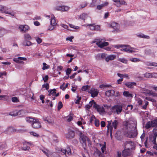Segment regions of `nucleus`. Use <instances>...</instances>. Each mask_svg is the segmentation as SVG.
<instances>
[{
    "label": "nucleus",
    "mask_w": 157,
    "mask_h": 157,
    "mask_svg": "<svg viewBox=\"0 0 157 157\" xmlns=\"http://www.w3.org/2000/svg\"><path fill=\"white\" fill-rule=\"evenodd\" d=\"M108 124L107 125V135H108L109 134L110 135L111 138H112V132L113 127L116 130L117 128L118 124V121L117 120H115L112 122V125L111 121H108Z\"/></svg>",
    "instance_id": "1"
},
{
    "label": "nucleus",
    "mask_w": 157,
    "mask_h": 157,
    "mask_svg": "<svg viewBox=\"0 0 157 157\" xmlns=\"http://www.w3.org/2000/svg\"><path fill=\"white\" fill-rule=\"evenodd\" d=\"M122 146L124 149H126L128 151L134 150L136 147L134 143L131 140H127L124 142Z\"/></svg>",
    "instance_id": "2"
},
{
    "label": "nucleus",
    "mask_w": 157,
    "mask_h": 157,
    "mask_svg": "<svg viewBox=\"0 0 157 157\" xmlns=\"http://www.w3.org/2000/svg\"><path fill=\"white\" fill-rule=\"evenodd\" d=\"M123 126L125 129V131H133L136 128V125L133 123H131L129 121H125L123 123Z\"/></svg>",
    "instance_id": "3"
},
{
    "label": "nucleus",
    "mask_w": 157,
    "mask_h": 157,
    "mask_svg": "<svg viewBox=\"0 0 157 157\" xmlns=\"http://www.w3.org/2000/svg\"><path fill=\"white\" fill-rule=\"evenodd\" d=\"M80 140L81 143L83 144V147L85 150H86V141L89 142L90 140L86 136L80 132Z\"/></svg>",
    "instance_id": "4"
},
{
    "label": "nucleus",
    "mask_w": 157,
    "mask_h": 157,
    "mask_svg": "<svg viewBox=\"0 0 157 157\" xmlns=\"http://www.w3.org/2000/svg\"><path fill=\"white\" fill-rule=\"evenodd\" d=\"M124 135L127 137L129 138H134L136 137L138 133L137 130L135 128V129L133 131H124Z\"/></svg>",
    "instance_id": "5"
},
{
    "label": "nucleus",
    "mask_w": 157,
    "mask_h": 157,
    "mask_svg": "<svg viewBox=\"0 0 157 157\" xmlns=\"http://www.w3.org/2000/svg\"><path fill=\"white\" fill-rule=\"evenodd\" d=\"M94 107L96 109L100 114H103L105 112L104 108L103 106H100L96 103L94 105Z\"/></svg>",
    "instance_id": "6"
},
{
    "label": "nucleus",
    "mask_w": 157,
    "mask_h": 157,
    "mask_svg": "<svg viewBox=\"0 0 157 157\" xmlns=\"http://www.w3.org/2000/svg\"><path fill=\"white\" fill-rule=\"evenodd\" d=\"M75 133L74 131L70 130L67 134H66V138L68 139L71 140L74 138Z\"/></svg>",
    "instance_id": "7"
},
{
    "label": "nucleus",
    "mask_w": 157,
    "mask_h": 157,
    "mask_svg": "<svg viewBox=\"0 0 157 157\" xmlns=\"http://www.w3.org/2000/svg\"><path fill=\"white\" fill-rule=\"evenodd\" d=\"M32 127L35 129H38L40 128L41 126L40 122L36 119L33 122L32 124Z\"/></svg>",
    "instance_id": "8"
},
{
    "label": "nucleus",
    "mask_w": 157,
    "mask_h": 157,
    "mask_svg": "<svg viewBox=\"0 0 157 157\" xmlns=\"http://www.w3.org/2000/svg\"><path fill=\"white\" fill-rule=\"evenodd\" d=\"M17 130L14 129L13 127H9L3 132L6 134H10L13 132H17Z\"/></svg>",
    "instance_id": "9"
},
{
    "label": "nucleus",
    "mask_w": 157,
    "mask_h": 157,
    "mask_svg": "<svg viewBox=\"0 0 157 157\" xmlns=\"http://www.w3.org/2000/svg\"><path fill=\"white\" fill-rule=\"evenodd\" d=\"M88 92L91 94V96L93 98L97 96L98 93V90L93 88H92Z\"/></svg>",
    "instance_id": "10"
},
{
    "label": "nucleus",
    "mask_w": 157,
    "mask_h": 157,
    "mask_svg": "<svg viewBox=\"0 0 157 157\" xmlns=\"http://www.w3.org/2000/svg\"><path fill=\"white\" fill-rule=\"evenodd\" d=\"M69 9V7L64 6H58L55 8V9L57 10H61L63 11H67Z\"/></svg>",
    "instance_id": "11"
},
{
    "label": "nucleus",
    "mask_w": 157,
    "mask_h": 157,
    "mask_svg": "<svg viewBox=\"0 0 157 157\" xmlns=\"http://www.w3.org/2000/svg\"><path fill=\"white\" fill-rule=\"evenodd\" d=\"M19 29L21 32H26L29 29V27L27 25H21L19 26Z\"/></svg>",
    "instance_id": "12"
},
{
    "label": "nucleus",
    "mask_w": 157,
    "mask_h": 157,
    "mask_svg": "<svg viewBox=\"0 0 157 157\" xmlns=\"http://www.w3.org/2000/svg\"><path fill=\"white\" fill-rule=\"evenodd\" d=\"M94 24H88L87 26H89L90 29L92 30H98L100 29V26L98 25H94Z\"/></svg>",
    "instance_id": "13"
},
{
    "label": "nucleus",
    "mask_w": 157,
    "mask_h": 157,
    "mask_svg": "<svg viewBox=\"0 0 157 157\" xmlns=\"http://www.w3.org/2000/svg\"><path fill=\"white\" fill-rule=\"evenodd\" d=\"M101 41H99L98 42H97L96 44L100 48H102L104 46H106L109 45V43L108 42H105L102 43Z\"/></svg>",
    "instance_id": "14"
},
{
    "label": "nucleus",
    "mask_w": 157,
    "mask_h": 157,
    "mask_svg": "<svg viewBox=\"0 0 157 157\" xmlns=\"http://www.w3.org/2000/svg\"><path fill=\"white\" fill-rule=\"evenodd\" d=\"M136 84L135 82H127L125 83V85L128 88H133V86H136Z\"/></svg>",
    "instance_id": "15"
},
{
    "label": "nucleus",
    "mask_w": 157,
    "mask_h": 157,
    "mask_svg": "<svg viewBox=\"0 0 157 157\" xmlns=\"http://www.w3.org/2000/svg\"><path fill=\"white\" fill-rule=\"evenodd\" d=\"M129 46V45H122V44H118V49L121 51L126 52L127 50V48H124L122 49H119L120 48H127Z\"/></svg>",
    "instance_id": "16"
},
{
    "label": "nucleus",
    "mask_w": 157,
    "mask_h": 157,
    "mask_svg": "<svg viewBox=\"0 0 157 157\" xmlns=\"http://www.w3.org/2000/svg\"><path fill=\"white\" fill-rule=\"evenodd\" d=\"M148 91L145 93L146 94H147L149 96H152L153 97H157V93L154 92L153 91L151 90H147Z\"/></svg>",
    "instance_id": "17"
},
{
    "label": "nucleus",
    "mask_w": 157,
    "mask_h": 157,
    "mask_svg": "<svg viewBox=\"0 0 157 157\" xmlns=\"http://www.w3.org/2000/svg\"><path fill=\"white\" fill-rule=\"evenodd\" d=\"M94 104H96V103L94 102V100L90 101L89 104L86 105L85 107L86 109H89L92 106V105L94 106Z\"/></svg>",
    "instance_id": "18"
},
{
    "label": "nucleus",
    "mask_w": 157,
    "mask_h": 157,
    "mask_svg": "<svg viewBox=\"0 0 157 157\" xmlns=\"http://www.w3.org/2000/svg\"><path fill=\"white\" fill-rule=\"evenodd\" d=\"M44 120L48 122L49 124L52 125H53L54 124V121L52 120L49 119L48 117H44Z\"/></svg>",
    "instance_id": "19"
},
{
    "label": "nucleus",
    "mask_w": 157,
    "mask_h": 157,
    "mask_svg": "<svg viewBox=\"0 0 157 157\" xmlns=\"http://www.w3.org/2000/svg\"><path fill=\"white\" fill-rule=\"evenodd\" d=\"M126 105L124 104H121L118 105V114L121 113L122 109H125Z\"/></svg>",
    "instance_id": "20"
},
{
    "label": "nucleus",
    "mask_w": 157,
    "mask_h": 157,
    "mask_svg": "<svg viewBox=\"0 0 157 157\" xmlns=\"http://www.w3.org/2000/svg\"><path fill=\"white\" fill-rule=\"evenodd\" d=\"M116 56L114 55H110L105 58V60L108 62L109 60H112L115 58Z\"/></svg>",
    "instance_id": "21"
},
{
    "label": "nucleus",
    "mask_w": 157,
    "mask_h": 157,
    "mask_svg": "<svg viewBox=\"0 0 157 157\" xmlns=\"http://www.w3.org/2000/svg\"><path fill=\"white\" fill-rule=\"evenodd\" d=\"M153 121V120L151 121V122L149 121L147 123L145 126V128L147 129H148L151 128V127H154L153 126V123L152 122Z\"/></svg>",
    "instance_id": "22"
},
{
    "label": "nucleus",
    "mask_w": 157,
    "mask_h": 157,
    "mask_svg": "<svg viewBox=\"0 0 157 157\" xmlns=\"http://www.w3.org/2000/svg\"><path fill=\"white\" fill-rule=\"evenodd\" d=\"M128 150L126 149H124L122 152V155L123 157H126L128 156L129 155V152L128 151Z\"/></svg>",
    "instance_id": "23"
},
{
    "label": "nucleus",
    "mask_w": 157,
    "mask_h": 157,
    "mask_svg": "<svg viewBox=\"0 0 157 157\" xmlns=\"http://www.w3.org/2000/svg\"><path fill=\"white\" fill-rule=\"evenodd\" d=\"M114 93V91L113 90H109L106 91L105 93V95L108 97L113 95Z\"/></svg>",
    "instance_id": "24"
},
{
    "label": "nucleus",
    "mask_w": 157,
    "mask_h": 157,
    "mask_svg": "<svg viewBox=\"0 0 157 157\" xmlns=\"http://www.w3.org/2000/svg\"><path fill=\"white\" fill-rule=\"evenodd\" d=\"M22 44L25 46H29L32 44V43L29 40H24L23 41Z\"/></svg>",
    "instance_id": "25"
},
{
    "label": "nucleus",
    "mask_w": 157,
    "mask_h": 157,
    "mask_svg": "<svg viewBox=\"0 0 157 157\" xmlns=\"http://www.w3.org/2000/svg\"><path fill=\"white\" fill-rule=\"evenodd\" d=\"M123 95L126 97L132 98V94H130L128 91H124L123 93Z\"/></svg>",
    "instance_id": "26"
},
{
    "label": "nucleus",
    "mask_w": 157,
    "mask_h": 157,
    "mask_svg": "<svg viewBox=\"0 0 157 157\" xmlns=\"http://www.w3.org/2000/svg\"><path fill=\"white\" fill-rule=\"evenodd\" d=\"M108 4V2H105L104 3L101 4V5H97V8L98 10H100L102 9V8L105 6H107Z\"/></svg>",
    "instance_id": "27"
},
{
    "label": "nucleus",
    "mask_w": 157,
    "mask_h": 157,
    "mask_svg": "<svg viewBox=\"0 0 157 157\" xmlns=\"http://www.w3.org/2000/svg\"><path fill=\"white\" fill-rule=\"evenodd\" d=\"M98 0H93L92 2L90 4V7H94L99 4L98 2Z\"/></svg>",
    "instance_id": "28"
},
{
    "label": "nucleus",
    "mask_w": 157,
    "mask_h": 157,
    "mask_svg": "<svg viewBox=\"0 0 157 157\" xmlns=\"http://www.w3.org/2000/svg\"><path fill=\"white\" fill-rule=\"evenodd\" d=\"M156 137H157L153 136H152L149 137L150 140L152 141L153 143L154 144V146H155L156 144H157L156 141Z\"/></svg>",
    "instance_id": "29"
},
{
    "label": "nucleus",
    "mask_w": 157,
    "mask_h": 157,
    "mask_svg": "<svg viewBox=\"0 0 157 157\" xmlns=\"http://www.w3.org/2000/svg\"><path fill=\"white\" fill-rule=\"evenodd\" d=\"M32 39L31 36L28 33L24 34V40H31Z\"/></svg>",
    "instance_id": "30"
},
{
    "label": "nucleus",
    "mask_w": 157,
    "mask_h": 157,
    "mask_svg": "<svg viewBox=\"0 0 157 157\" xmlns=\"http://www.w3.org/2000/svg\"><path fill=\"white\" fill-rule=\"evenodd\" d=\"M112 112L116 113L118 114V105H116L113 106L112 108Z\"/></svg>",
    "instance_id": "31"
},
{
    "label": "nucleus",
    "mask_w": 157,
    "mask_h": 157,
    "mask_svg": "<svg viewBox=\"0 0 157 157\" xmlns=\"http://www.w3.org/2000/svg\"><path fill=\"white\" fill-rule=\"evenodd\" d=\"M137 36H138L141 38L146 39H149L150 38V37L149 36L144 35L142 33H140V34L137 35Z\"/></svg>",
    "instance_id": "32"
},
{
    "label": "nucleus",
    "mask_w": 157,
    "mask_h": 157,
    "mask_svg": "<svg viewBox=\"0 0 157 157\" xmlns=\"http://www.w3.org/2000/svg\"><path fill=\"white\" fill-rule=\"evenodd\" d=\"M36 119L33 118L31 117H26V121L29 123H31L32 124L33 122Z\"/></svg>",
    "instance_id": "33"
},
{
    "label": "nucleus",
    "mask_w": 157,
    "mask_h": 157,
    "mask_svg": "<svg viewBox=\"0 0 157 157\" xmlns=\"http://www.w3.org/2000/svg\"><path fill=\"white\" fill-rule=\"evenodd\" d=\"M117 23L114 22H112L110 25V27H111L114 29H117Z\"/></svg>",
    "instance_id": "34"
},
{
    "label": "nucleus",
    "mask_w": 157,
    "mask_h": 157,
    "mask_svg": "<svg viewBox=\"0 0 157 157\" xmlns=\"http://www.w3.org/2000/svg\"><path fill=\"white\" fill-rule=\"evenodd\" d=\"M104 144L103 145L101 148L102 152L104 154H106L105 142H104Z\"/></svg>",
    "instance_id": "35"
},
{
    "label": "nucleus",
    "mask_w": 157,
    "mask_h": 157,
    "mask_svg": "<svg viewBox=\"0 0 157 157\" xmlns=\"http://www.w3.org/2000/svg\"><path fill=\"white\" fill-rule=\"evenodd\" d=\"M95 153L98 155L99 156L101 157H103V155L102 154L101 152L99 151L98 149H97L96 151L95 152Z\"/></svg>",
    "instance_id": "36"
},
{
    "label": "nucleus",
    "mask_w": 157,
    "mask_h": 157,
    "mask_svg": "<svg viewBox=\"0 0 157 157\" xmlns=\"http://www.w3.org/2000/svg\"><path fill=\"white\" fill-rule=\"evenodd\" d=\"M56 24V23L55 17L52 18L51 19V25L53 26H55Z\"/></svg>",
    "instance_id": "37"
},
{
    "label": "nucleus",
    "mask_w": 157,
    "mask_h": 157,
    "mask_svg": "<svg viewBox=\"0 0 157 157\" xmlns=\"http://www.w3.org/2000/svg\"><path fill=\"white\" fill-rule=\"evenodd\" d=\"M119 4L120 6L126 5L127 3L123 0H118V4Z\"/></svg>",
    "instance_id": "38"
},
{
    "label": "nucleus",
    "mask_w": 157,
    "mask_h": 157,
    "mask_svg": "<svg viewBox=\"0 0 157 157\" xmlns=\"http://www.w3.org/2000/svg\"><path fill=\"white\" fill-rule=\"evenodd\" d=\"M6 33V31L3 29H0V37H2Z\"/></svg>",
    "instance_id": "39"
},
{
    "label": "nucleus",
    "mask_w": 157,
    "mask_h": 157,
    "mask_svg": "<svg viewBox=\"0 0 157 157\" xmlns=\"http://www.w3.org/2000/svg\"><path fill=\"white\" fill-rule=\"evenodd\" d=\"M8 98V97L6 95H0V100H6Z\"/></svg>",
    "instance_id": "40"
},
{
    "label": "nucleus",
    "mask_w": 157,
    "mask_h": 157,
    "mask_svg": "<svg viewBox=\"0 0 157 157\" xmlns=\"http://www.w3.org/2000/svg\"><path fill=\"white\" fill-rule=\"evenodd\" d=\"M63 106V104L61 101H59L58 103V110H59Z\"/></svg>",
    "instance_id": "41"
},
{
    "label": "nucleus",
    "mask_w": 157,
    "mask_h": 157,
    "mask_svg": "<svg viewBox=\"0 0 157 157\" xmlns=\"http://www.w3.org/2000/svg\"><path fill=\"white\" fill-rule=\"evenodd\" d=\"M144 102L145 103V104L144 105L142 106V108L146 109L147 105L148 104V102L146 101H145Z\"/></svg>",
    "instance_id": "42"
},
{
    "label": "nucleus",
    "mask_w": 157,
    "mask_h": 157,
    "mask_svg": "<svg viewBox=\"0 0 157 157\" xmlns=\"http://www.w3.org/2000/svg\"><path fill=\"white\" fill-rule=\"evenodd\" d=\"M16 113L17 115H21L24 114L25 112L23 110H21L19 111L18 112H17V111H16Z\"/></svg>",
    "instance_id": "43"
},
{
    "label": "nucleus",
    "mask_w": 157,
    "mask_h": 157,
    "mask_svg": "<svg viewBox=\"0 0 157 157\" xmlns=\"http://www.w3.org/2000/svg\"><path fill=\"white\" fill-rule=\"evenodd\" d=\"M90 88V86L88 85H86L83 86L82 88V90L83 91H85Z\"/></svg>",
    "instance_id": "44"
},
{
    "label": "nucleus",
    "mask_w": 157,
    "mask_h": 157,
    "mask_svg": "<svg viewBox=\"0 0 157 157\" xmlns=\"http://www.w3.org/2000/svg\"><path fill=\"white\" fill-rule=\"evenodd\" d=\"M118 61L124 63H127V60L125 58L118 59Z\"/></svg>",
    "instance_id": "45"
},
{
    "label": "nucleus",
    "mask_w": 157,
    "mask_h": 157,
    "mask_svg": "<svg viewBox=\"0 0 157 157\" xmlns=\"http://www.w3.org/2000/svg\"><path fill=\"white\" fill-rule=\"evenodd\" d=\"M130 60L133 62H136L140 61V59L137 58H132L130 59Z\"/></svg>",
    "instance_id": "46"
},
{
    "label": "nucleus",
    "mask_w": 157,
    "mask_h": 157,
    "mask_svg": "<svg viewBox=\"0 0 157 157\" xmlns=\"http://www.w3.org/2000/svg\"><path fill=\"white\" fill-rule=\"evenodd\" d=\"M88 4V3L86 2H82L81 5H80V6H81V8H83L84 7L86 6Z\"/></svg>",
    "instance_id": "47"
},
{
    "label": "nucleus",
    "mask_w": 157,
    "mask_h": 157,
    "mask_svg": "<svg viewBox=\"0 0 157 157\" xmlns=\"http://www.w3.org/2000/svg\"><path fill=\"white\" fill-rule=\"evenodd\" d=\"M13 60L18 63H21L23 62V61L20 60L19 59H18V58H14L13 59Z\"/></svg>",
    "instance_id": "48"
},
{
    "label": "nucleus",
    "mask_w": 157,
    "mask_h": 157,
    "mask_svg": "<svg viewBox=\"0 0 157 157\" xmlns=\"http://www.w3.org/2000/svg\"><path fill=\"white\" fill-rule=\"evenodd\" d=\"M10 9L11 7H10V8H9L3 6V9H2L3 13H5V12H8V11H7V10H10Z\"/></svg>",
    "instance_id": "49"
},
{
    "label": "nucleus",
    "mask_w": 157,
    "mask_h": 157,
    "mask_svg": "<svg viewBox=\"0 0 157 157\" xmlns=\"http://www.w3.org/2000/svg\"><path fill=\"white\" fill-rule=\"evenodd\" d=\"M144 76L145 77L147 78H150L151 77L152 75L151 73H146L144 74Z\"/></svg>",
    "instance_id": "50"
},
{
    "label": "nucleus",
    "mask_w": 157,
    "mask_h": 157,
    "mask_svg": "<svg viewBox=\"0 0 157 157\" xmlns=\"http://www.w3.org/2000/svg\"><path fill=\"white\" fill-rule=\"evenodd\" d=\"M77 98H78V99L75 100V103L76 104H78L79 103V102L81 99V97H79L78 96H77Z\"/></svg>",
    "instance_id": "51"
},
{
    "label": "nucleus",
    "mask_w": 157,
    "mask_h": 157,
    "mask_svg": "<svg viewBox=\"0 0 157 157\" xmlns=\"http://www.w3.org/2000/svg\"><path fill=\"white\" fill-rule=\"evenodd\" d=\"M94 124L96 127L99 126L100 125V122L99 120L98 119H95V120Z\"/></svg>",
    "instance_id": "52"
},
{
    "label": "nucleus",
    "mask_w": 157,
    "mask_h": 157,
    "mask_svg": "<svg viewBox=\"0 0 157 157\" xmlns=\"http://www.w3.org/2000/svg\"><path fill=\"white\" fill-rule=\"evenodd\" d=\"M7 147V145L6 144H1L0 145V149L2 150L6 148Z\"/></svg>",
    "instance_id": "53"
},
{
    "label": "nucleus",
    "mask_w": 157,
    "mask_h": 157,
    "mask_svg": "<svg viewBox=\"0 0 157 157\" xmlns=\"http://www.w3.org/2000/svg\"><path fill=\"white\" fill-rule=\"evenodd\" d=\"M43 64V67L42 68V69L43 70H45L47 69H48L49 68V66H46L47 65V64L45 63H44Z\"/></svg>",
    "instance_id": "54"
},
{
    "label": "nucleus",
    "mask_w": 157,
    "mask_h": 157,
    "mask_svg": "<svg viewBox=\"0 0 157 157\" xmlns=\"http://www.w3.org/2000/svg\"><path fill=\"white\" fill-rule=\"evenodd\" d=\"M36 41L38 44H40L42 41V39L39 37H35Z\"/></svg>",
    "instance_id": "55"
},
{
    "label": "nucleus",
    "mask_w": 157,
    "mask_h": 157,
    "mask_svg": "<svg viewBox=\"0 0 157 157\" xmlns=\"http://www.w3.org/2000/svg\"><path fill=\"white\" fill-rule=\"evenodd\" d=\"M9 115L12 116H16L17 115L16 111H15L13 112H11L9 113Z\"/></svg>",
    "instance_id": "56"
},
{
    "label": "nucleus",
    "mask_w": 157,
    "mask_h": 157,
    "mask_svg": "<svg viewBox=\"0 0 157 157\" xmlns=\"http://www.w3.org/2000/svg\"><path fill=\"white\" fill-rule=\"evenodd\" d=\"M5 13L7 14H10L12 16H15V13L13 11H12L11 12H5Z\"/></svg>",
    "instance_id": "57"
},
{
    "label": "nucleus",
    "mask_w": 157,
    "mask_h": 157,
    "mask_svg": "<svg viewBox=\"0 0 157 157\" xmlns=\"http://www.w3.org/2000/svg\"><path fill=\"white\" fill-rule=\"evenodd\" d=\"M101 54H98L96 55L95 57L97 60H101Z\"/></svg>",
    "instance_id": "58"
},
{
    "label": "nucleus",
    "mask_w": 157,
    "mask_h": 157,
    "mask_svg": "<svg viewBox=\"0 0 157 157\" xmlns=\"http://www.w3.org/2000/svg\"><path fill=\"white\" fill-rule=\"evenodd\" d=\"M69 25L71 28H74L75 29H78L79 28L78 26L74 25L71 24H70Z\"/></svg>",
    "instance_id": "59"
},
{
    "label": "nucleus",
    "mask_w": 157,
    "mask_h": 157,
    "mask_svg": "<svg viewBox=\"0 0 157 157\" xmlns=\"http://www.w3.org/2000/svg\"><path fill=\"white\" fill-rule=\"evenodd\" d=\"M12 101L13 102H17L18 101V99L16 97H12Z\"/></svg>",
    "instance_id": "60"
},
{
    "label": "nucleus",
    "mask_w": 157,
    "mask_h": 157,
    "mask_svg": "<svg viewBox=\"0 0 157 157\" xmlns=\"http://www.w3.org/2000/svg\"><path fill=\"white\" fill-rule=\"evenodd\" d=\"M71 71V69L70 68H68L67 69V71H66V74L67 75H69V74H70Z\"/></svg>",
    "instance_id": "61"
},
{
    "label": "nucleus",
    "mask_w": 157,
    "mask_h": 157,
    "mask_svg": "<svg viewBox=\"0 0 157 157\" xmlns=\"http://www.w3.org/2000/svg\"><path fill=\"white\" fill-rule=\"evenodd\" d=\"M152 123L153 124V126L154 127L157 128V119L153 120Z\"/></svg>",
    "instance_id": "62"
},
{
    "label": "nucleus",
    "mask_w": 157,
    "mask_h": 157,
    "mask_svg": "<svg viewBox=\"0 0 157 157\" xmlns=\"http://www.w3.org/2000/svg\"><path fill=\"white\" fill-rule=\"evenodd\" d=\"M30 148L28 146H24L23 147H21V149L22 150H24V151H26L28 150L29 148Z\"/></svg>",
    "instance_id": "63"
},
{
    "label": "nucleus",
    "mask_w": 157,
    "mask_h": 157,
    "mask_svg": "<svg viewBox=\"0 0 157 157\" xmlns=\"http://www.w3.org/2000/svg\"><path fill=\"white\" fill-rule=\"evenodd\" d=\"M43 87L45 88L47 90L49 88V84L48 83L44 84L43 85Z\"/></svg>",
    "instance_id": "64"
}]
</instances>
